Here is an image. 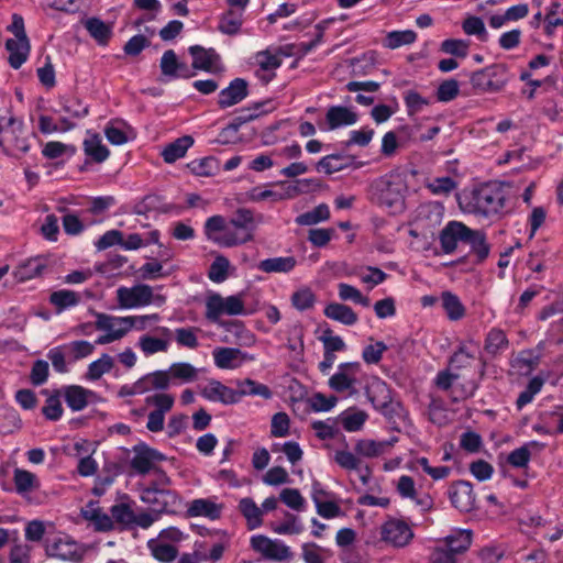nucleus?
Segmentation results:
<instances>
[{
  "instance_id": "59",
  "label": "nucleus",
  "mask_w": 563,
  "mask_h": 563,
  "mask_svg": "<svg viewBox=\"0 0 563 563\" xmlns=\"http://www.w3.org/2000/svg\"><path fill=\"white\" fill-rule=\"evenodd\" d=\"M291 305L299 311L311 309L316 302V296L308 287H302L291 295Z\"/></svg>"
},
{
  "instance_id": "34",
  "label": "nucleus",
  "mask_w": 563,
  "mask_h": 563,
  "mask_svg": "<svg viewBox=\"0 0 563 563\" xmlns=\"http://www.w3.org/2000/svg\"><path fill=\"white\" fill-rule=\"evenodd\" d=\"M192 144L194 139L190 135L178 137L163 150L162 156L166 163H174L184 157Z\"/></svg>"
},
{
  "instance_id": "25",
  "label": "nucleus",
  "mask_w": 563,
  "mask_h": 563,
  "mask_svg": "<svg viewBox=\"0 0 563 563\" xmlns=\"http://www.w3.org/2000/svg\"><path fill=\"white\" fill-rule=\"evenodd\" d=\"M325 120L330 130L344 125H352L357 121V114L342 106H332L328 109Z\"/></svg>"
},
{
  "instance_id": "2",
  "label": "nucleus",
  "mask_w": 563,
  "mask_h": 563,
  "mask_svg": "<svg viewBox=\"0 0 563 563\" xmlns=\"http://www.w3.org/2000/svg\"><path fill=\"white\" fill-rule=\"evenodd\" d=\"M263 221L262 214H255L251 209L239 208L229 221L230 231L216 239V244L233 247L254 240L257 224Z\"/></svg>"
},
{
  "instance_id": "29",
  "label": "nucleus",
  "mask_w": 563,
  "mask_h": 563,
  "mask_svg": "<svg viewBox=\"0 0 563 563\" xmlns=\"http://www.w3.org/2000/svg\"><path fill=\"white\" fill-rule=\"evenodd\" d=\"M323 313L327 318L338 321L344 325H353L358 320L357 314L351 307L339 302H331L327 305Z\"/></svg>"
},
{
  "instance_id": "48",
  "label": "nucleus",
  "mask_w": 563,
  "mask_h": 563,
  "mask_svg": "<svg viewBox=\"0 0 563 563\" xmlns=\"http://www.w3.org/2000/svg\"><path fill=\"white\" fill-rule=\"evenodd\" d=\"M200 329L196 327L177 328L174 331L175 341L179 346L195 350L199 346L197 333Z\"/></svg>"
},
{
  "instance_id": "57",
  "label": "nucleus",
  "mask_w": 563,
  "mask_h": 563,
  "mask_svg": "<svg viewBox=\"0 0 563 563\" xmlns=\"http://www.w3.org/2000/svg\"><path fill=\"white\" fill-rule=\"evenodd\" d=\"M345 158L340 154H331L328 156L322 157L317 163V169L320 172H324L328 175H331L333 173L340 172L349 166L346 162H344Z\"/></svg>"
},
{
  "instance_id": "38",
  "label": "nucleus",
  "mask_w": 563,
  "mask_h": 563,
  "mask_svg": "<svg viewBox=\"0 0 563 563\" xmlns=\"http://www.w3.org/2000/svg\"><path fill=\"white\" fill-rule=\"evenodd\" d=\"M442 308L446 317L452 321H457L465 316V307L460 298L451 291L441 294Z\"/></svg>"
},
{
  "instance_id": "64",
  "label": "nucleus",
  "mask_w": 563,
  "mask_h": 563,
  "mask_svg": "<svg viewBox=\"0 0 563 563\" xmlns=\"http://www.w3.org/2000/svg\"><path fill=\"white\" fill-rule=\"evenodd\" d=\"M459 81L456 79H446L439 85L437 99L441 102H450L459 96Z\"/></svg>"
},
{
  "instance_id": "41",
  "label": "nucleus",
  "mask_w": 563,
  "mask_h": 563,
  "mask_svg": "<svg viewBox=\"0 0 563 563\" xmlns=\"http://www.w3.org/2000/svg\"><path fill=\"white\" fill-rule=\"evenodd\" d=\"M368 415L356 408H350L340 415L342 427L347 432L360 431L366 422Z\"/></svg>"
},
{
  "instance_id": "51",
  "label": "nucleus",
  "mask_w": 563,
  "mask_h": 563,
  "mask_svg": "<svg viewBox=\"0 0 563 563\" xmlns=\"http://www.w3.org/2000/svg\"><path fill=\"white\" fill-rule=\"evenodd\" d=\"M230 231L229 223L222 216H212L207 219L205 223V234L208 240L216 243V239H219L222 233Z\"/></svg>"
},
{
  "instance_id": "33",
  "label": "nucleus",
  "mask_w": 563,
  "mask_h": 563,
  "mask_svg": "<svg viewBox=\"0 0 563 563\" xmlns=\"http://www.w3.org/2000/svg\"><path fill=\"white\" fill-rule=\"evenodd\" d=\"M297 264V261L294 256H280V257H272L261 261L257 264V268L261 272L272 274V273H289L291 272Z\"/></svg>"
},
{
  "instance_id": "55",
  "label": "nucleus",
  "mask_w": 563,
  "mask_h": 563,
  "mask_svg": "<svg viewBox=\"0 0 563 563\" xmlns=\"http://www.w3.org/2000/svg\"><path fill=\"white\" fill-rule=\"evenodd\" d=\"M385 442L375 440L363 439L358 440L355 444V453L364 457H376L384 453L386 448Z\"/></svg>"
},
{
  "instance_id": "62",
  "label": "nucleus",
  "mask_w": 563,
  "mask_h": 563,
  "mask_svg": "<svg viewBox=\"0 0 563 563\" xmlns=\"http://www.w3.org/2000/svg\"><path fill=\"white\" fill-rule=\"evenodd\" d=\"M462 29L465 34L475 35L481 41L485 42L488 37L484 21L478 16H467L462 23Z\"/></svg>"
},
{
  "instance_id": "5",
  "label": "nucleus",
  "mask_w": 563,
  "mask_h": 563,
  "mask_svg": "<svg viewBox=\"0 0 563 563\" xmlns=\"http://www.w3.org/2000/svg\"><path fill=\"white\" fill-rule=\"evenodd\" d=\"M366 395L374 406L388 420L395 421L405 416V409L400 402L391 399L390 390L386 383L377 380L366 388Z\"/></svg>"
},
{
  "instance_id": "35",
  "label": "nucleus",
  "mask_w": 563,
  "mask_h": 563,
  "mask_svg": "<svg viewBox=\"0 0 563 563\" xmlns=\"http://www.w3.org/2000/svg\"><path fill=\"white\" fill-rule=\"evenodd\" d=\"M147 548L152 556L163 563L173 562L178 555V549L175 545L161 541L159 539H150Z\"/></svg>"
},
{
  "instance_id": "30",
  "label": "nucleus",
  "mask_w": 563,
  "mask_h": 563,
  "mask_svg": "<svg viewBox=\"0 0 563 563\" xmlns=\"http://www.w3.org/2000/svg\"><path fill=\"white\" fill-rule=\"evenodd\" d=\"M239 511L246 520L247 528L253 530L263 523V510L251 497H244L239 503Z\"/></svg>"
},
{
  "instance_id": "36",
  "label": "nucleus",
  "mask_w": 563,
  "mask_h": 563,
  "mask_svg": "<svg viewBox=\"0 0 563 563\" xmlns=\"http://www.w3.org/2000/svg\"><path fill=\"white\" fill-rule=\"evenodd\" d=\"M80 299L81 297L78 292L69 289L56 290L49 296V302L55 307L57 313L77 306Z\"/></svg>"
},
{
  "instance_id": "45",
  "label": "nucleus",
  "mask_w": 563,
  "mask_h": 563,
  "mask_svg": "<svg viewBox=\"0 0 563 563\" xmlns=\"http://www.w3.org/2000/svg\"><path fill=\"white\" fill-rule=\"evenodd\" d=\"M417 40V34L412 30L391 31L387 33L383 45L389 49H396L404 45H410Z\"/></svg>"
},
{
  "instance_id": "13",
  "label": "nucleus",
  "mask_w": 563,
  "mask_h": 563,
  "mask_svg": "<svg viewBox=\"0 0 563 563\" xmlns=\"http://www.w3.org/2000/svg\"><path fill=\"white\" fill-rule=\"evenodd\" d=\"M46 553L51 558L64 561H79L84 555V550L77 542L65 537L48 542L46 544Z\"/></svg>"
},
{
  "instance_id": "10",
  "label": "nucleus",
  "mask_w": 563,
  "mask_h": 563,
  "mask_svg": "<svg viewBox=\"0 0 563 563\" xmlns=\"http://www.w3.org/2000/svg\"><path fill=\"white\" fill-rule=\"evenodd\" d=\"M133 453L134 456L131 460V467L141 475H145L151 471H156V463L166 460V456L163 453L145 443L134 445Z\"/></svg>"
},
{
  "instance_id": "40",
  "label": "nucleus",
  "mask_w": 563,
  "mask_h": 563,
  "mask_svg": "<svg viewBox=\"0 0 563 563\" xmlns=\"http://www.w3.org/2000/svg\"><path fill=\"white\" fill-rule=\"evenodd\" d=\"M113 367H114L113 357L107 353H103L98 360L91 362L88 365L85 377L88 380H92V382L98 380L104 374L110 373Z\"/></svg>"
},
{
  "instance_id": "23",
  "label": "nucleus",
  "mask_w": 563,
  "mask_h": 563,
  "mask_svg": "<svg viewBox=\"0 0 563 563\" xmlns=\"http://www.w3.org/2000/svg\"><path fill=\"white\" fill-rule=\"evenodd\" d=\"M45 268L46 264L41 257L30 258L15 267L13 277L18 283H24L41 276Z\"/></svg>"
},
{
  "instance_id": "20",
  "label": "nucleus",
  "mask_w": 563,
  "mask_h": 563,
  "mask_svg": "<svg viewBox=\"0 0 563 563\" xmlns=\"http://www.w3.org/2000/svg\"><path fill=\"white\" fill-rule=\"evenodd\" d=\"M13 483L15 492L23 498L29 499V495L40 488L37 476L26 470L15 468L13 471Z\"/></svg>"
},
{
  "instance_id": "63",
  "label": "nucleus",
  "mask_w": 563,
  "mask_h": 563,
  "mask_svg": "<svg viewBox=\"0 0 563 563\" xmlns=\"http://www.w3.org/2000/svg\"><path fill=\"white\" fill-rule=\"evenodd\" d=\"M287 347L299 355L303 354V327L300 323H296L289 328Z\"/></svg>"
},
{
  "instance_id": "1",
  "label": "nucleus",
  "mask_w": 563,
  "mask_h": 563,
  "mask_svg": "<svg viewBox=\"0 0 563 563\" xmlns=\"http://www.w3.org/2000/svg\"><path fill=\"white\" fill-rule=\"evenodd\" d=\"M464 199V209L470 213L485 217L503 216L511 209V186L501 181H490L473 189Z\"/></svg>"
},
{
  "instance_id": "61",
  "label": "nucleus",
  "mask_w": 563,
  "mask_h": 563,
  "mask_svg": "<svg viewBox=\"0 0 563 563\" xmlns=\"http://www.w3.org/2000/svg\"><path fill=\"white\" fill-rule=\"evenodd\" d=\"M229 267L230 261L223 255H218L209 267L208 277L214 283H222L228 278Z\"/></svg>"
},
{
  "instance_id": "3",
  "label": "nucleus",
  "mask_w": 563,
  "mask_h": 563,
  "mask_svg": "<svg viewBox=\"0 0 563 563\" xmlns=\"http://www.w3.org/2000/svg\"><path fill=\"white\" fill-rule=\"evenodd\" d=\"M406 190L405 178L399 173H390L378 179L373 186V199L387 208L402 205Z\"/></svg>"
},
{
  "instance_id": "22",
  "label": "nucleus",
  "mask_w": 563,
  "mask_h": 563,
  "mask_svg": "<svg viewBox=\"0 0 563 563\" xmlns=\"http://www.w3.org/2000/svg\"><path fill=\"white\" fill-rule=\"evenodd\" d=\"M189 53L192 56L194 69L211 71L213 65L220 59L213 48L206 49L200 45L190 46Z\"/></svg>"
},
{
  "instance_id": "39",
  "label": "nucleus",
  "mask_w": 563,
  "mask_h": 563,
  "mask_svg": "<svg viewBox=\"0 0 563 563\" xmlns=\"http://www.w3.org/2000/svg\"><path fill=\"white\" fill-rule=\"evenodd\" d=\"M170 345L169 339L157 338L150 334L140 336L137 346L145 356H150L159 352H167Z\"/></svg>"
},
{
  "instance_id": "16",
  "label": "nucleus",
  "mask_w": 563,
  "mask_h": 563,
  "mask_svg": "<svg viewBox=\"0 0 563 563\" xmlns=\"http://www.w3.org/2000/svg\"><path fill=\"white\" fill-rule=\"evenodd\" d=\"M470 228L462 222L451 221L440 232L439 240L441 249L445 254H451L456 250L457 242H465Z\"/></svg>"
},
{
  "instance_id": "31",
  "label": "nucleus",
  "mask_w": 563,
  "mask_h": 563,
  "mask_svg": "<svg viewBox=\"0 0 563 563\" xmlns=\"http://www.w3.org/2000/svg\"><path fill=\"white\" fill-rule=\"evenodd\" d=\"M93 391L78 385H71L65 388L64 397L67 406L74 411H80L88 405V397Z\"/></svg>"
},
{
  "instance_id": "6",
  "label": "nucleus",
  "mask_w": 563,
  "mask_h": 563,
  "mask_svg": "<svg viewBox=\"0 0 563 563\" xmlns=\"http://www.w3.org/2000/svg\"><path fill=\"white\" fill-rule=\"evenodd\" d=\"M23 122L14 117L0 118V146L4 153L10 154L14 151L26 153L30 144L23 135Z\"/></svg>"
},
{
  "instance_id": "53",
  "label": "nucleus",
  "mask_w": 563,
  "mask_h": 563,
  "mask_svg": "<svg viewBox=\"0 0 563 563\" xmlns=\"http://www.w3.org/2000/svg\"><path fill=\"white\" fill-rule=\"evenodd\" d=\"M272 530L278 534H299L302 532L303 526L296 515L286 512L285 521L272 523Z\"/></svg>"
},
{
  "instance_id": "52",
  "label": "nucleus",
  "mask_w": 563,
  "mask_h": 563,
  "mask_svg": "<svg viewBox=\"0 0 563 563\" xmlns=\"http://www.w3.org/2000/svg\"><path fill=\"white\" fill-rule=\"evenodd\" d=\"M338 289H339V297L341 300L352 301V302L358 303L363 307L371 306L369 298L364 296L356 287H354L350 284L340 283L338 285Z\"/></svg>"
},
{
  "instance_id": "21",
  "label": "nucleus",
  "mask_w": 563,
  "mask_h": 563,
  "mask_svg": "<svg viewBox=\"0 0 563 563\" xmlns=\"http://www.w3.org/2000/svg\"><path fill=\"white\" fill-rule=\"evenodd\" d=\"M223 506L217 504L211 499H195L190 503L187 512L190 517H206L211 520H217L221 517Z\"/></svg>"
},
{
  "instance_id": "43",
  "label": "nucleus",
  "mask_w": 563,
  "mask_h": 563,
  "mask_svg": "<svg viewBox=\"0 0 563 563\" xmlns=\"http://www.w3.org/2000/svg\"><path fill=\"white\" fill-rule=\"evenodd\" d=\"M69 362H77L91 355L95 351V344L86 340H76L63 344Z\"/></svg>"
},
{
  "instance_id": "37",
  "label": "nucleus",
  "mask_w": 563,
  "mask_h": 563,
  "mask_svg": "<svg viewBox=\"0 0 563 563\" xmlns=\"http://www.w3.org/2000/svg\"><path fill=\"white\" fill-rule=\"evenodd\" d=\"M243 23V13L235 9H229L219 20L218 30L227 35H235L240 32Z\"/></svg>"
},
{
  "instance_id": "24",
  "label": "nucleus",
  "mask_w": 563,
  "mask_h": 563,
  "mask_svg": "<svg viewBox=\"0 0 563 563\" xmlns=\"http://www.w3.org/2000/svg\"><path fill=\"white\" fill-rule=\"evenodd\" d=\"M5 48L10 53L8 58L10 66L14 69H19L26 62L31 45L29 40L20 41L9 38L5 42Z\"/></svg>"
},
{
  "instance_id": "26",
  "label": "nucleus",
  "mask_w": 563,
  "mask_h": 563,
  "mask_svg": "<svg viewBox=\"0 0 563 563\" xmlns=\"http://www.w3.org/2000/svg\"><path fill=\"white\" fill-rule=\"evenodd\" d=\"M170 375L166 371H155L148 373L139 379V391L147 393L150 390H165L169 388Z\"/></svg>"
},
{
  "instance_id": "8",
  "label": "nucleus",
  "mask_w": 563,
  "mask_h": 563,
  "mask_svg": "<svg viewBox=\"0 0 563 563\" xmlns=\"http://www.w3.org/2000/svg\"><path fill=\"white\" fill-rule=\"evenodd\" d=\"M153 299V288L146 284H137L133 287L122 286L117 289V301L124 309L148 306Z\"/></svg>"
},
{
  "instance_id": "4",
  "label": "nucleus",
  "mask_w": 563,
  "mask_h": 563,
  "mask_svg": "<svg viewBox=\"0 0 563 563\" xmlns=\"http://www.w3.org/2000/svg\"><path fill=\"white\" fill-rule=\"evenodd\" d=\"M508 80V67L505 64H494L473 71L470 77L472 87L478 92L500 91Z\"/></svg>"
},
{
  "instance_id": "47",
  "label": "nucleus",
  "mask_w": 563,
  "mask_h": 563,
  "mask_svg": "<svg viewBox=\"0 0 563 563\" xmlns=\"http://www.w3.org/2000/svg\"><path fill=\"white\" fill-rule=\"evenodd\" d=\"M330 218V209L328 205L321 203L311 211L299 214L296 222L299 225H313Z\"/></svg>"
},
{
  "instance_id": "58",
  "label": "nucleus",
  "mask_w": 563,
  "mask_h": 563,
  "mask_svg": "<svg viewBox=\"0 0 563 563\" xmlns=\"http://www.w3.org/2000/svg\"><path fill=\"white\" fill-rule=\"evenodd\" d=\"M188 166L195 175L201 177L212 176L219 169L218 162L214 157L195 159Z\"/></svg>"
},
{
  "instance_id": "11",
  "label": "nucleus",
  "mask_w": 563,
  "mask_h": 563,
  "mask_svg": "<svg viewBox=\"0 0 563 563\" xmlns=\"http://www.w3.org/2000/svg\"><path fill=\"white\" fill-rule=\"evenodd\" d=\"M141 499L154 506L156 512H170L178 504L175 492L165 488H143Z\"/></svg>"
},
{
  "instance_id": "9",
  "label": "nucleus",
  "mask_w": 563,
  "mask_h": 563,
  "mask_svg": "<svg viewBox=\"0 0 563 563\" xmlns=\"http://www.w3.org/2000/svg\"><path fill=\"white\" fill-rule=\"evenodd\" d=\"M380 539L394 548H405L413 539V531L404 520L390 519L382 525Z\"/></svg>"
},
{
  "instance_id": "15",
  "label": "nucleus",
  "mask_w": 563,
  "mask_h": 563,
  "mask_svg": "<svg viewBox=\"0 0 563 563\" xmlns=\"http://www.w3.org/2000/svg\"><path fill=\"white\" fill-rule=\"evenodd\" d=\"M200 394L209 401H218L223 405L239 402L236 389H232L217 379H210L207 385L200 389Z\"/></svg>"
},
{
  "instance_id": "54",
  "label": "nucleus",
  "mask_w": 563,
  "mask_h": 563,
  "mask_svg": "<svg viewBox=\"0 0 563 563\" xmlns=\"http://www.w3.org/2000/svg\"><path fill=\"white\" fill-rule=\"evenodd\" d=\"M95 327L99 331L111 333L126 328L125 324L120 321L121 319H125V317H114L102 312H95Z\"/></svg>"
},
{
  "instance_id": "12",
  "label": "nucleus",
  "mask_w": 563,
  "mask_h": 563,
  "mask_svg": "<svg viewBox=\"0 0 563 563\" xmlns=\"http://www.w3.org/2000/svg\"><path fill=\"white\" fill-rule=\"evenodd\" d=\"M451 504L462 512L475 509L476 496L473 486L466 481H456L449 488Z\"/></svg>"
},
{
  "instance_id": "14",
  "label": "nucleus",
  "mask_w": 563,
  "mask_h": 563,
  "mask_svg": "<svg viewBox=\"0 0 563 563\" xmlns=\"http://www.w3.org/2000/svg\"><path fill=\"white\" fill-rule=\"evenodd\" d=\"M361 369L358 362L342 363L338 367V373L332 375L329 379L331 389L342 393L351 389L356 383V374Z\"/></svg>"
},
{
  "instance_id": "46",
  "label": "nucleus",
  "mask_w": 563,
  "mask_h": 563,
  "mask_svg": "<svg viewBox=\"0 0 563 563\" xmlns=\"http://www.w3.org/2000/svg\"><path fill=\"white\" fill-rule=\"evenodd\" d=\"M238 386L239 389H236V393L239 394V401L246 395L261 396L265 399L272 397V391L266 385L260 384L251 378L238 382Z\"/></svg>"
},
{
  "instance_id": "50",
  "label": "nucleus",
  "mask_w": 563,
  "mask_h": 563,
  "mask_svg": "<svg viewBox=\"0 0 563 563\" xmlns=\"http://www.w3.org/2000/svg\"><path fill=\"white\" fill-rule=\"evenodd\" d=\"M542 448L539 442L531 441L525 445L511 451L507 457L508 463L514 467H526L530 461L531 453L529 448Z\"/></svg>"
},
{
  "instance_id": "17",
  "label": "nucleus",
  "mask_w": 563,
  "mask_h": 563,
  "mask_svg": "<svg viewBox=\"0 0 563 563\" xmlns=\"http://www.w3.org/2000/svg\"><path fill=\"white\" fill-rule=\"evenodd\" d=\"M249 96V82L244 78L233 79L219 92L218 106L227 109L243 101Z\"/></svg>"
},
{
  "instance_id": "18",
  "label": "nucleus",
  "mask_w": 563,
  "mask_h": 563,
  "mask_svg": "<svg viewBox=\"0 0 563 563\" xmlns=\"http://www.w3.org/2000/svg\"><path fill=\"white\" fill-rule=\"evenodd\" d=\"M162 75L169 79L173 78H191L195 74L190 71L187 64L179 62L176 53L173 49L164 52L161 58Z\"/></svg>"
},
{
  "instance_id": "19",
  "label": "nucleus",
  "mask_w": 563,
  "mask_h": 563,
  "mask_svg": "<svg viewBox=\"0 0 563 563\" xmlns=\"http://www.w3.org/2000/svg\"><path fill=\"white\" fill-rule=\"evenodd\" d=\"M214 364L219 368H236L246 360L245 353L234 347H217L213 351Z\"/></svg>"
},
{
  "instance_id": "28",
  "label": "nucleus",
  "mask_w": 563,
  "mask_h": 563,
  "mask_svg": "<svg viewBox=\"0 0 563 563\" xmlns=\"http://www.w3.org/2000/svg\"><path fill=\"white\" fill-rule=\"evenodd\" d=\"M454 555L462 554L468 550L472 544L471 530H455L443 540L440 541Z\"/></svg>"
},
{
  "instance_id": "27",
  "label": "nucleus",
  "mask_w": 563,
  "mask_h": 563,
  "mask_svg": "<svg viewBox=\"0 0 563 563\" xmlns=\"http://www.w3.org/2000/svg\"><path fill=\"white\" fill-rule=\"evenodd\" d=\"M509 347V340L499 328H493L488 331L484 342V351L492 357L504 353Z\"/></svg>"
},
{
  "instance_id": "49",
  "label": "nucleus",
  "mask_w": 563,
  "mask_h": 563,
  "mask_svg": "<svg viewBox=\"0 0 563 563\" xmlns=\"http://www.w3.org/2000/svg\"><path fill=\"white\" fill-rule=\"evenodd\" d=\"M89 34L100 44H106L111 36V29L102 20L90 18L85 22Z\"/></svg>"
},
{
  "instance_id": "60",
  "label": "nucleus",
  "mask_w": 563,
  "mask_h": 563,
  "mask_svg": "<svg viewBox=\"0 0 563 563\" xmlns=\"http://www.w3.org/2000/svg\"><path fill=\"white\" fill-rule=\"evenodd\" d=\"M279 499L295 511H303L306 508V499L297 488H284L279 494Z\"/></svg>"
},
{
  "instance_id": "42",
  "label": "nucleus",
  "mask_w": 563,
  "mask_h": 563,
  "mask_svg": "<svg viewBox=\"0 0 563 563\" xmlns=\"http://www.w3.org/2000/svg\"><path fill=\"white\" fill-rule=\"evenodd\" d=\"M84 151L96 163H102L109 157V150L102 144L98 134H92L84 141Z\"/></svg>"
},
{
  "instance_id": "7",
  "label": "nucleus",
  "mask_w": 563,
  "mask_h": 563,
  "mask_svg": "<svg viewBox=\"0 0 563 563\" xmlns=\"http://www.w3.org/2000/svg\"><path fill=\"white\" fill-rule=\"evenodd\" d=\"M252 549L262 554L263 558L273 561H287L292 559L294 553L290 548L279 539H269L266 536L258 534L251 538Z\"/></svg>"
},
{
  "instance_id": "44",
  "label": "nucleus",
  "mask_w": 563,
  "mask_h": 563,
  "mask_svg": "<svg viewBox=\"0 0 563 563\" xmlns=\"http://www.w3.org/2000/svg\"><path fill=\"white\" fill-rule=\"evenodd\" d=\"M466 235L465 242L471 245V249L476 254L478 262H483L489 254V245L486 242L484 232L470 229V233Z\"/></svg>"
},
{
  "instance_id": "56",
  "label": "nucleus",
  "mask_w": 563,
  "mask_h": 563,
  "mask_svg": "<svg viewBox=\"0 0 563 563\" xmlns=\"http://www.w3.org/2000/svg\"><path fill=\"white\" fill-rule=\"evenodd\" d=\"M468 344H474L473 341L468 343H462L459 349L453 353L450 358V364L456 368L462 369L471 365L472 361L475 358V354L471 351Z\"/></svg>"
},
{
  "instance_id": "32",
  "label": "nucleus",
  "mask_w": 563,
  "mask_h": 563,
  "mask_svg": "<svg viewBox=\"0 0 563 563\" xmlns=\"http://www.w3.org/2000/svg\"><path fill=\"white\" fill-rule=\"evenodd\" d=\"M172 384L190 383L197 379L198 368L187 362L173 363L167 369Z\"/></svg>"
}]
</instances>
